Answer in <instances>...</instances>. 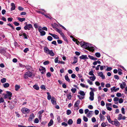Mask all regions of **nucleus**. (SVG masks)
<instances>
[{
    "instance_id": "f257e3e1",
    "label": "nucleus",
    "mask_w": 127,
    "mask_h": 127,
    "mask_svg": "<svg viewBox=\"0 0 127 127\" xmlns=\"http://www.w3.org/2000/svg\"><path fill=\"white\" fill-rule=\"evenodd\" d=\"M44 50L46 53L49 55L51 56H53L55 54L52 50H49L46 47H44Z\"/></svg>"
},
{
    "instance_id": "f03ea898",
    "label": "nucleus",
    "mask_w": 127,
    "mask_h": 127,
    "mask_svg": "<svg viewBox=\"0 0 127 127\" xmlns=\"http://www.w3.org/2000/svg\"><path fill=\"white\" fill-rule=\"evenodd\" d=\"M33 74L32 72L28 71L26 72L24 74V78L26 79L28 78V77H30Z\"/></svg>"
},
{
    "instance_id": "7ed1b4c3",
    "label": "nucleus",
    "mask_w": 127,
    "mask_h": 127,
    "mask_svg": "<svg viewBox=\"0 0 127 127\" xmlns=\"http://www.w3.org/2000/svg\"><path fill=\"white\" fill-rule=\"evenodd\" d=\"M6 93V94H3L4 98H8L10 100L11 99V97L12 96V93L9 91H7Z\"/></svg>"
},
{
    "instance_id": "20e7f679",
    "label": "nucleus",
    "mask_w": 127,
    "mask_h": 127,
    "mask_svg": "<svg viewBox=\"0 0 127 127\" xmlns=\"http://www.w3.org/2000/svg\"><path fill=\"white\" fill-rule=\"evenodd\" d=\"M122 116L123 115L122 114H119L117 118L118 120L119 121H120L121 120H125L127 118V117L124 116Z\"/></svg>"
},
{
    "instance_id": "39448f33",
    "label": "nucleus",
    "mask_w": 127,
    "mask_h": 127,
    "mask_svg": "<svg viewBox=\"0 0 127 127\" xmlns=\"http://www.w3.org/2000/svg\"><path fill=\"white\" fill-rule=\"evenodd\" d=\"M32 28V25L31 24H26L24 27V29L26 30H30L31 28Z\"/></svg>"
},
{
    "instance_id": "423d86ee",
    "label": "nucleus",
    "mask_w": 127,
    "mask_h": 127,
    "mask_svg": "<svg viewBox=\"0 0 127 127\" xmlns=\"http://www.w3.org/2000/svg\"><path fill=\"white\" fill-rule=\"evenodd\" d=\"M80 102V100H77L75 103V104H74V107H77L76 109L77 110H78L79 108V105Z\"/></svg>"
},
{
    "instance_id": "0eeeda50",
    "label": "nucleus",
    "mask_w": 127,
    "mask_h": 127,
    "mask_svg": "<svg viewBox=\"0 0 127 127\" xmlns=\"http://www.w3.org/2000/svg\"><path fill=\"white\" fill-rule=\"evenodd\" d=\"M90 99L91 101H93L94 100V94L93 92H90Z\"/></svg>"
},
{
    "instance_id": "6e6552de",
    "label": "nucleus",
    "mask_w": 127,
    "mask_h": 127,
    "mask_svg": "<svg viewBox=\"0 0 127 127\" xmlns=\"http://www.w3.org/2000/svg\"><path fill=\"white\" fill-rule=\"evenodd\" d=\"M21 111L24 114L28 113L30 111V110L28 109L25 107L22 108L21 109Z\"/></svg>"
},
{
    "instance_id": "1a4fd4ad",
    "label": "nucleus",
    "mask_w": 127,
    "mask_h": 127,
    "mask_svg": "<svg viewBox=\"0 0 127 127\" xmlns=\"http://www.w3.org/2000/svg\"><path fill=\"white\" fill-rule=\"evenodd\" d=\"M38 30L39 32L40 33V35L41 36H44L45 34V32L44 31H42L40 27L38 28Z\"/></svg>"
},
{
    "instance_id": "9d476101",
    "label": "nucleus",
    "mask_w": 127,
    "mask_h": 127,
    "mask_svg": "<svg viewBox=\"0 0 127 127\" xmlns=\"http://www.w3.org/2000/svg\"><path fill=\"white\" fill-rule=\"evenodd\" d=\"M51 101L52 104L54 105H56L57 104L56 99L54 97H52L51 99Z\"/></svg>"
},
{
    "instance_id": "9b49d317",
    "label": "nucleus",
    "mask_w": 127,
    "mask_h": 127,
    "mask_svg": "<svg viewBox=\"0 0 127 127\" xmlns=\"http://www.w3.org/2000/svg\"><path fill=\"white\" fill-rule=\"evenodd\" d=\"M90 45L88 43L85 42L84 45L83 46V48L88 50V48L89 47V46H90Z\"/></svg>"
},
{
    "instance_id": "f8f14e48",
    "label": "nucleus",
    "mask_w": 127,
    "mask_h": 127,
    "mask_svg": "<svg viewBox=\"0 0 127 127\" xmlns=\"http://www.w3.org/2000/svg\"><path fill=\"white\" fill-rule=\"evenodd\" d=\"M119 88L116 89V87L114 86L111 88V92H116L119 90Z\"/></svg>"
},
{
    "instance_id": "ddd939ff",
    "label": "nucleus",
    "mask_w": 127,
    "mask_h": 127,
    "mask_svg": "<svg viewBox=\"0 0 127 127\" xmlns=\"http://www.w3.org/2000/svg\"><path fill=\"white\" fill-rule=\"evenodd\" d=\"M39 70L42 74H44L46 71L45 68L42 66L40 67L39 68Z\"/></svg>"
},
{
    "instance_id": "4468645a",
    "label": "nucleus",
    "mask_w": 127,
    "mask_h": 127,
    "mask_svg": "<svg viewBox=\"0 0 127 127\" xmlns=\"http://www.w3.org/2000/svg\"><path fill=\"white\" fill-rule=\"evenodd\" d=\"M98 75L101 77L102 79H104L105 78V77L103 75V72H100L97 73Z\"/></svg>"
},
{
    "instance_id": "2eb2a0df",
    "label": "nucleus",
    "mask_w": 127,
    "mask_h": 127,
    "mask_svg": "<svg viewBox=\"0 0 127 127\" xmlns=\"http://www.w3.org/2000/svg\"><path fill=\"white\" fill-rule=\"evenodd\" d=\"M34 117L35 116L33 113H32L31 114L28 119L29 121H32V119L34 118Z\"/></svg>"
},
{
    "instance_id": "dca6fc26",
    "label": "nucleus",
    "mask_w": 127,
    "mask_h": 127,
    "mask_svg": "<svg viewBox=\"0 0 127 127\" xmlns=\"http://www.w3.org/2000/svg\"><path fill=\"white\" fill-rule=\"evenodd\" d=\"M119 84L120 85V88L122 89H123L124 88L125 86H126V83L124 82H123L122 83H120Z\"/></svg>"
},
{
    "instance_id": "f3484780",
    "label": "nucleus",
    "mask_w": 127,
    "mask_h": 127,
    "mask_svg": "<svg viewBox=\"0 0 127 127\" xmlns=\"http://www.w3.org/2000/svg\"><path fill=\"white\" fill-rule=\"evenodd\" d=\"M93 112L92 111H89L88 113L87 114V116L89 118L91 117L92 116Z\"/></svg>"
},
{
    "instance_id": "a211bd4d",
    "label": "nucleus",
    "mask_w": 127,
    "mask_h": 127,
    "mask_svg": "<svg viewBox=\"0 0 127 127\" xmlns=\"http://www.w3.org/2000/svg\"><path fill=\"white\" fill-rule=\"evenodd\" d=\"M49 34L52 36L55 39H59V37L56 34H52L50 33H49Z\"/></svg>"
},
{
    "instance_id": "6ab92c4d",
    "label": "nucleus",
    "mask_w": 127,
    "mask_h": 127,
    "mask_svg": "<svg viewBox=\"0 0 127 127\" xmlns=\"http://www.w3.org/2000/svg\"><path fill=\"white\" fill-rule=\"evenodd\" d=\"M11 11L14 10L15 8V4L14 3H11Z\"/></svg>"
},
{
    "instance_id": "aec40b11",
    "label": "nucleus",
    "mask_w": 127,
    "mask_h": 127,
    "mask_svg": "<svg viewBox=\"0 0 127 127\" xmlns=\"http://www.w3.org/2000/svg\"><path fill=\"white\" fill-rule=\"evenodd\" d=\"M114 124L115 126H119L120 125V123L116 119L115 120V122Z\"/></svg>"
},
{
    "instance_id": "412c9836",
    "label": "nucleus",
    "mask_w": 127,
    "mask_h": 127,
    "mask_svg": "<svg viewBox=\"0 0 127 127\" xmlns=\"http://www.w3.org/2000/svg\"><path fill=\"white\" fill-rule=\"evenodd\" d=\"M79 58L80 59H88L87 56L86 55H82V56H80Z\"/></svg>"
},
{
    "instance_id": "4be33fe9",
    "label": "nucleus",
    "mask_w": 127,
    "mask_h": 127,
    "mask_svg": "<svg viewBox=\"0 0 127 127\" xmlns=\"http://www.w3.org/2000/svg\"><path fill=\"white\" fill-rule=\"evenodd\" d=\"M88 57L90 59L94 61L96 60L97 59L95 57L90 55H89Z\"/></svg>"
},
{
    "instance_id": "5701e85b",
    "label": "nucleus",
    "mask_w": 127,
    "mask_h": 127,
    "mask_svg": "<svg viewBox=\"0 0 127 127\" xmlns=\"http://www.w3.org/2000/svg\"><path fill=\"white\" fill-rule=\"evenodd\" d=\"M88 50L92 52H93L94 50V47H92L91 45H90V46H89V47L88 48Z\"/></svg>"
},
{
    "instance_id": "b1692460",
    "label": "nucleus",
    "mask_w": 127,
    "mask_h": 127,
    "mask_svg": "<svg viewBox=\"0 0 127 127\" xmlns=\"http://www.w3.org/2000/svg\"><path fill=\"white\" fill-rule=\"evenodd\" d=\"M47 94L48 95L47 97L48 99L49 100H50V99H51L52 97L51 95H50V93L49 92H47Z\"/></svg>"
},
{
    "instance_id": "393cba45",
    "label": "nucleus",
    "mask_w": 127,
    "mask_h": 127,
    "mask_svg": "<svg viewBox=\"0 0 127 127\" xmlns=\"http://www.w3.org/2000/svg\"><path fill=\"white\" fill-rule=\"evenodd\" d=\"M89 78L91 80L93 81H94L96 79V77L95 75L93 76H92L89 77Z\"/></svg>"
},
{
    "instance_id": "a878e982",
    "label": "nucleus",
    "mask_w": 127,
    "mask_h": 127,
    "mask_svg": "<svg viewBox=\"0 0 127 127\" xmlns=\"http://www.w3.org/2000/svg\"><path fill=\"white\" fill-rule=\"evenodd\" d=\"M53 123V121L52 119H51L50 120V122H49L48 124V127H50L52 126Z\"/></svg>"
},
{
    "instance_id": "bb28decb",
    "label": "nucleus",
    "mask_w": 127,
    "mask_h": 127,
    "mask_svg": "<svg viewBox=\"0 0 127 127\" xmlns=\"http://www.w3.org/2000/svg\"><path fill=\"white\" fill-rule=\"evenodd\" d=\"M9 86V84L8 83H6L3 84V86L5 88L8 87Z\"/></svg>"
},
{
    "instance_id": "cd10ccee",
    "label": "nucleus",
    "mask_w": 127,
    "mask_h": 127,
    "mask_svg": "<svg viewBox=\"0 0 127 127\" xmlns=\"http://www.w3.org/2000/svg\"><path fill=\"white\" fill-rule=\"evenodd\" d=\"M78 93L82 96H84L85 94L84 92L82 91H80Z\"/></svg>"
},
{
    "instance_id": "c85d7f7f",
    "label": "nucleus",
    "mask_w": 127,
    "mask_h": 127,
    "mask_svg": "<svg viewBox=\"0 0 127 127\" xmlns=\"http://www.w3.org/2000/svg\"><path fill=\"white\" fill-rule=\"evenodd\" d=\"M20 85H15V90L16 91H17L20 88Z\"/></svg>"
},
{
    "instance_id": "c756f323",
    "label": "nucleus",
    "mask_w": 127,
    "mask_h": 127,
    "mask_svg": "<svg viewBox=\"0 0 127 127\" xmlns=\"http://www.w3.org/2000/svg\"><path fill=\"white\" fill-rule=\"evenodd\" d=\"M74 61L72 63V64H75L77 62V58L76 57H74L73 59Z\"/></svg>"
},
{
    "instance_id": "7c9ffc66",
    "label": "nucleus",
    "mask_w": 127,
    "mask_h": 127,
    "mask_svg": "<svg viewBox=\"0 0 127 127\" xmlns=\"http://www.w3.org/2000/svg\"><path fill=\"white\" fill-rule=\"evenodd\" d=\"M18 19L20 21L22 22L24 21L25 20V18H21L20 17H18Z\"/></svg>"
},
{
    "instance_id": "2f4dec72",
    "label": "nucleus",
    "mask_w": 127,
    "mask_h": 127,
    "mask_svg": "<svg viewBox=\"0 0 127 127\" xmlns=\"http://www.w3.org/2000/svg\"><path fill=\"white\" fill-rule=\"evenodd\" d=\"M67 123L68 125H71L72 124L73 121L72 119H70L68 120Z\"/></svg>"
},
{
    "instance_id": "473e14b6",
    "label": "nucleus",
    "mask_w": 127,
    "mask_h": 127,
    "mask_svg": "<svg viewBox=\"0 0 127 127\" xmlns=\"http://www.w3.org/2000/svg\"><path fill=\"white\" fill-rule=\"evenodd\" d=\"M99 117L101 121H102L104 120V116L102 115L101 113H100L99 115Z\"/></svg>"
},
{
    "instance_id": "72a5a7b5",
    "label": "nucleus",
    "mask_w": 127,
    "mask_h": 127,
    "mask_svg": "<svg viewBox=\"0 0 127 127\" xmlns=\"http://www.w3.org/2000/svg\"><path fill=\"white\" fill-rule=\"evenodd\" d=\"M65 79L66 80L69 82L70 81V79H69L68 76L67 75H65Z\"/></svg>"
},
{
    "instance_id": "f704fd0d",
    "label": "nucleus",
    "mask_w": 127,
    "mask_h": 127,
    "mask_svg": "<svg viewBox=\"0 0 127 127\" xmlns=\"http://www.w3.org/2000/svg\"><path fill=\"white\" fill-rule=\"evenodd\" d=\"M6 79L5 78H3L1 79L0 82L2 83H4L6 82Z\"/></svg>"
},
{
    "instance_id": "c9c22d12",
    "label": "nucleus",
    "mask_w": 127,
    "mask_h": 127,
    "mask_svg": "<svg viewBox=\"0 0 127 127\" xmlns=\"http://www.w3.org/2000/svg\"><path fill=\"white\" fill-rule=\"evenodd\" d=\"M33 88L36 90H38L39 89V87L37 85H35L33 86Z\"/></svg>"
},
{
    "instance_id": "e433bc0d",
    "label": "nucleus",
    "mask_w": 127,
    "mask_h": 127,
    "mask_svg": "<svg viewBox=\"0 0 127 127\" xmlns=\"http://www.w3.org/2000/svg\"><path fill=\"white\" fill-rule=\"evenodd\" d=\"M71 97L72 96L71 95V93H69L68 94L67 96V97L69 100L71 99Z\"/></svg>"
},
{
    "instance_id": "4c0bfd02",
    "label": "nucleus",
    "mask_w": 127,
    "mask_h": 127,
    "mask_svg": "<svg viewBox=\"0 0 127 127\" xmlns=\"http://www.w3.org/2000/svg\"><path fill=\"white\" fill-rule=\"evenodd\" d=\"M95 55L97 58H99L101 56V55L99 53H96L95 54Z\"/></svg>"
},
{
    "instance_id": "58836bf2",
    "label": "nucleus",
    "mask_w": 127,
    "mask_h": 127,
    "mask_svg": "<svg viewBox=\"0 0 127 127\" xmlns=\"http://www.w3.org/2000/svg\"><path fill=\"white\" fill-rule=\"evenodd\" d=\"M83 119L85 122H86L88 121V118L85 116H84L83 117Z\"/></svg>"
},
{
    "instance_id": "ea45409f",
    "label": "nucleus",
    "mask_w": 127,
    "mask_h": 127,
    "mask_svg": "<svg viewBox=\"0 0 127 127\" xmlns=\"http://www.w3.org/2000/svg\"><path fill=\"white\" fill-rule=\"evenodd\" d=\"M81 123V120L80 119L78 118L77 121V124H80Z\"/></svg>"
},
{
    "instance_id": "a19ab883",
    "label": "nucleus",
    "mask_w": 127,
    "mask_h": 127,
    "mask_svg": "<svg viewBox=\"0 0 127 127\" xmlns=\"http://www.w3.org/2000/svg\"><path fill=\"white\" fill-rule=\"evenodd\" d=\"M71 90L73 93H75L77 90L75 88H73L71 89Z\"/></svg>"
},
{
    "instance_id": "79ce46f5",
    "label": "nucleus",
    "mask_w": 127,
    "mask_h": 127,
    "mask_svg": "<svg viewBox=\"0 0 127 127\" xmlns=\"http://www.w3.org/2000/svg\"><path fill=\"white\" fill-rule=\"evenodd\" d=\"M25 67H26V68L28 70H30V69H31L32 68V67L31 66H25L24 65Z\"/></svg>"
},
{
    "instance_id": "37998d69",
    "label": "nucleus",
    "mask_w": 127,
    "mask_h": 127,
    "mask_svg": "<svg viewBox=\"0 0 127 127\" xmlns=\"http://www.w3.org/2000/svg\"><path fill=\"white\" fill-rule=\"evenodd\" d=\"M94 71L93 70H92L91 71H90L89 73V74L90 75L94 76V75L93 74Z\"/></svg>"
},
{
    "instance_id": "c03bdc74",
    "label": "nucleus",
    "mask_w": 127,
    "mask_h": 127,
    "mask_svg": "<svg viewBox=\"0 0 127 127\" xmlns=\"http://www.w3.org/2000/svg\"><path fill=\"white\" fill-rule=\"evenodd\" d=\"M55 30L56 31L59 33L60 34L62 32L61 30H60L57 28H56Z\"/></svg>"
},
{
    "instance_id": "a18cd8bd",
    "label": "nucleus",
    "mask_w": 127,
    "mask_h": 127,
    "mask_svg": "<svg viewBox=\"0 0 127 127\" xmlns=\"http://www.w3.org/2000/svg\"><path fill=\"white\" fill-rule=\"evenodd\" d=\"M47 39L49 41H51L53 39L52 37L50 36H49L47 37Z\"/></svg>"
},
{
    "instance_id": "49530a36",
    "label": "nucleus",
    "mask_w": 127,
    "mask_h": 127,
    "mask_svg": "<svg viewBox=\"0 0 127 127\" xmlns=\"http://www.w3.org/2000/svg\"><path fill=\"white\" fill-rule=\"evenodd\" d=\"M107 119L109 123L112 121L110 119V117L109 115H107Z\"/></svg>"
},
{
    "instance_id": "de8ad7c7",
    "label": "nucleus",
    "mask_w": 127,
    "mask_h": 127,
    "mask_svg": "<svg viewBox=\"0 0 127 127\" xmlns=\"http://www.w3.org/2000/svg\"><path fill=\"white\" fill-rule=\"evenodd\" d=\"M85 42L83 41H81L79 43L81 45V47H83V46L84 45V44H85Z\"/></svg>"
},
{
    "instance_id": "09e8293b",
    "label": "nucleus",
    "mask_w": 127,
    "mask_h": 127,
    "mask_svg": "<svg viewBox=\"0 0 127 127\" xmlns=\"http://www.w3.org/2000/svg\"><path fill=\"white\" fill-rule=\"evenodd\" d=\"M71 113V112L70 110H66V114L67 115H69Z\"/></svg>"
},
{
    "instance_id": "8fccbe9b",
    "label": "nucleus",
    "mask_w": 127,
    "mask_h": 127,
    "mask_svg": "<svg viewBox=\"0 0 127 127\" xmlns=\"http://www.w3.org/2000/svg\"><path fill=\"white\" fill-rule=\"evenodd\" d=\"M125 108H124L122 107V108H121L122 113L123 114H125Z\"/></svg>"
},
{
    "instance_id": "3c124183",
    "label": "nucleus",
    "mask_w": 127,
    "mask_h": 127,
    "mask_svg": "<svg viewBox=\"0 0 127 127\" xmlns=\"http://www.w3.org/2000/svg\"><path fill=\"white\" fill-rule=\"evenodd\" d=\"M87 82L90 85H92L93 84V82L91 81L89 79L87 80Z\"/></svg>"
},
{
    "instance_id": "603ef678",
    "label": "nucleus",
    "mask_w": 127,
    "mask_h": 127,
    "mask_svg": "<svg viewBox=\"0 0 127 127\" xmlns=\"http://www.w3.org/2000/svg\"><path fill=\"white\" fill-rule=\"evenodd\" d=\"M107 68L106 69V70L107 71H110L112 69V68L111 67H108L107 66H106Z\"/></svg>"
},
{
    "instance_id": "864d4df0",
    "label": "nucleus",
    "mask_w": 127,
    "mask_h": 127,
    "mask_svg": "<svg viewBox=\"0 0 127 127\" xmlns=\"http://www.w3.org/2000/svg\"><path fill=\"white\" fill-rule=\"evenodd\" d=\"M39 122V121L38 119L37 118H36L35 119L34 122L35 123H37Z\"/></svg>"
},
{
    "instance_id": "5fc2aeb1",
    "label": "nucleus",
    "mask_w": 127,
    "mask_h": 127,
    "mask_svg": "<svg viewBox=\"0 0 127 127\" xmlns=\"http://www.w3.org/2000/svg\"><path fill=\"white\" fill-rule=\"evenodd\" d=\"M119 100V98L117 97H116L114 98L113 100L114 102H117Z\"/></svg>"
},
{
    "instance_id": "6e6d98bb",
    "label": "nucleus",
    "mask_w": 127,
    "mask_h": 127,
    "mask_svg": "<svg viewBox=\"0 0 127 127\" xmlns=\"http://www.w3.org/2000/svg\"><path fill=\"white\" fill-rule=\"evenodd\" d=\"M92 121L94 123L96 122V119L95 117H93L92 118Z\"/></svg>"
},
{
    "instance_id": "4d7b16f0",
    "label": "nucleus",
    "mask_w": 127,
    "mask_h": 127,
    "mask_svg": "<svg viewBox=\"0 0 127 127\" xmlns=\"http://www.w3.org/2000/svg\"><path fill=\"white\" fill-rule=\"evenodd\" d=\"M49 64V62L48 61H45L43 63V64L44 65H46Z\"/></svg>"
},
{
    "instance_id": "13d9d810",
    "label": "nucleus",
    "mask_w": 127,
    "mask_h": 127,
    "mask_svg": "<svg viewBox=\"0 0 127 127\" xmlns=\"http://www.w3.org/2000/svg\"><path fill=\"white\" fill-rule=\"evenodd\" d=\"M57 120L58 121V122L59 123L61 122V119L60 118V116H58L57 117Z\"/></svg>"
},
{
    "instance_id": "bf43d9fd",
    "label": "nucleus",
    "mask_w": 127,
    "mask_h": 127,
    "mask_svg": "<svg viewBox=\"0 0 127 127\" xmlns=\"http://www.w3.org/2000/svg\"><path fill=\"white\" fill-rule=\"evenodd\" d=\"M118 101L119 103H122L123 101V99L122 98H121L119 99V100Z\"/></svg>"
},
{
    "instance_id": "052dcab7",
    "label": "nucleus",
    "mask_w": 127,
    "mask_h": 127,
    "mask_svg": "<svg viewBox=\"0 0 127 127\" xmlns=\"http://www.w3.org/2000/svg\"><path fill=\"white\" fill-rule=\"evenodd\" d=\"M13 24L15 26H18L19 25V23L16 21L14 22Z\"/></svg>"
},
{
    "instance_id": "680f3d73",
    "label": "nucleus",
    "mask_w": 127,
    "mask_h": 127,
    "mask_svg": "<svg viewBox=\"0 0 127 127\" xmlns=\"http://www.w3.org/2000/svg\"><path fill=\"white\" fill-rule=\"evenodd\" d=\"M7 25L11 27L13 29H14V28L13 26H12V25L10 24H7Z\"/></svg>"
},
{
    "instance_id": "e2e57ef3",
    "label": "nucleus",
    "mask_w": 127,
    "mask_h": 127,
    "mask_svg": "<svg viewBox=\"0 0 127 127\" xmlns=\"http://www.w3.org/2000/svg\"><path fill=\"white\" fill-rule=\"evenodd\" d=\"M6 52L3 49H1L0 50V52L1 53H5Z\"/></svg>"
},
{
    "instance_id": "0e129e2a",
    "label": "nucleus",
    "mask_w": 127,
    "mask_h": 127,
    "mask_svg": "<svg viewBox=\"0 0 127 127\" xmlns=\"http://www.w3.org/2000/svg\"><path fill=\"white\" fill-rule=\"evenodd\" d=\"M23 35L24 36L25 39H28L27 34L25 33H24L23 34Z\"/></svg>"
},
{
    "instance_id": "69168bd1",
    "label": "nucleus",
    "mask_w": 127,
    "mask_h": 127,
    "mask_svg": "<svg viewBox=\"0 0 127 127\" xmlns=\"http://www.w3.org/2000/svg\"><path fill=\"white\" fill-rule=\"evenodd\" d=\"M116 96L118 97H120L121 96V94L119 93H117L116 94Z\"/></svg>"
},
{
    "instance_id": "338daca9",
    "label": "nucleus",
    "mask_w": 127,
    "mask_h": 127,
    "mask_svg": "<svg viewBox=\"0 0 127 127\" xmlns=\"http://www.w3.org/2000/svg\"><path fill=\"white\" fill-rule=\"evenodd\" d=\"M40 88L42 89H43L45 90L46 89L45 88V86L44 85H42L40 86Z\"/></svg>"
},
{
    "instance_id": "774afa93",
    "label": "nucleus",
    "mask_w": 127,
    "mask_h": 127,
    "mask_svg": "<svg viewBox=\"0 0 127 127\" xmlns=\"http://www.w3.org/2000/svg\"><path fill=\"white\" fill-rule=\"evenodd\" d=\"M84 111L85 113L86 114H87L89 112V109H87L85 110Z\"/></svg>"
}]
</instances>
